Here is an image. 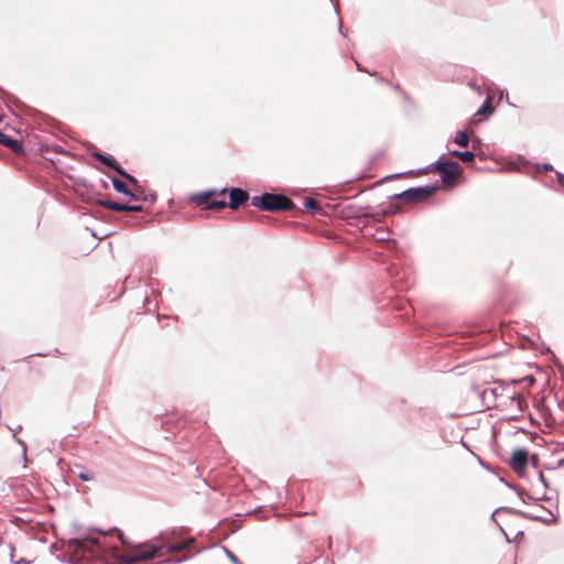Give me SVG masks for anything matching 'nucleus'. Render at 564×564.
Instances as JSON below:
<instances>
[{
    "label": "nucleus",
    "mask_w": 564,
    "mask_h": 564,
    "mask_svg": "<svg viewBox=\"0 0 564 564\" xmlns=\"http://www.w3.org/2000/svg\"><path fill=\"white\" fill-rule=\"evenodd\" d=\"M160 545H152L149 543L141 544L127 555L120 552V545L123 544L122 534L116 532L115 534L102 532H89L85 536H78L68 541V551L79 553H90L91 555H100L110 557L117 564H134L139 561L153 557L161 547H166L169 552H181L188 545L194 543V539H188L185 542H169L165 535L158 538Z\"/></svg>",
    "instance_id": "obj_1"
},
{
    "label": "nucleus",
    "mask_w": 564,
    "mask_h": 564,
    "mask_svg": "<svg viewBox=\"0 0 564 564\" xmlns=\"http://www.w3.org/2000/svg\"><path fill=\"white\" fill-rule=\"evenodd\" d=\"M251 205L269 212L291 210L294 207L293 202L289 197L282 194L270 193H265L260 197H252Z\"/></svg>",
    "instance_id": "obj_2"
},
{
    "label": "nucleus",
    "mask_w": 564,
    "mask_h": 564,
    "mask_svg": "<svg viewBox=\"0 0 564 564\" xmlns=\"http://www.w3.org/2000/svg\"><path fill=\"white\" fill-rule=\"evenodd\" d=\"M433 167L441 173L442 182L449 184L454 182L462 172L460 165L457 162H442L436 161Z\"/></svg>",
    "instance_id": "obj_3"
},
{
    "label": "nucleus",
    "mask_w": 564,
    "mask_h": 564,
    "mask_svg": "<svg viewBox=\"0 0 564 564\" xmlns=\"http://www.w3.org/2000/svg\"><path fill=\"white\" fill-rule=\"evenodd\" d=\"M433 192L432 187H417V188H409L404 192L395 195L398 198H403L410 202H416L420 200L429 195H431Z\"/></svg>",
    "instance_id": "obj_4"
},
{
    "label": "nucleus",
    "mask_w": 564,
    "mask_h": 564,
    "mask_svg": "<svg viewBox=\"0 0 564 564\" xmlns=\"http://www.w3.org/2000/svg\"><path fill=\"white\" fill-rule=\"evenodd\" d=\"M528 464V452L523 448H519L512 453L509 465L514 471L522 470Z\"/></svg>",
    "instance_id": "obj_5"
},
{
    "label": "nucleus",
    "mask_w": 564,
    "mask_h": 564,
    "mask_svg": "<svg viewBox=\"0 0 564 564\" xmlns=\"http://www.w3.org/2000/svg\"><path fill=\"white\" fill-rule=\"evenodd\" d=\"M249 198V195L246 191L240 188H232L229 193V207L231 209H237L240 205L246 203Z\"/></svg>",
    "instance_id": "obj_6"
},
{
    "label": "nucleus",
    "mask_w": 564,
    "mask_h": 564,
    "mask_svg": "<svg viewBox=\"0 0 564 564\" xmlns=\"http://www.w3.org/2000/svg\"><path fill=\"white\" fill-rule=\"evenodd\" d=\"M112 185L117 192L128 196L131 199H137V195L133 194L122 181L112 178Z\"/></svg>",
    "instance_id": "obj_7"
},
{
    "label": "nucleus",
    "mask_w": 564,
    "mask_h": 564,
    "mask_svg": "<svg viewBox=\"0 0 564 564\" xmlns=\"http://www.w3.org/2000/svg\"><path fill=\"white\" fill-rule=\"evenodd\" d=\"M94 158H96L99 162L104 163L105 165L113 169L117 172V169H121V166L118 164V162L112 158L108 156L101 153H94Z\"/></svg>",
    "instance_id": "obj_8"
},
{
    "label": "nucleus",
    "mask_w": 564,
    "mask_h": 564,
    "mask_svg": "<svg viewBox=\"0 0 564 564\" xmlns=\"http://www.w3.org/2000/svg\"><path fill=\"white\" fill-rule=\"evenodd\" d=\"M1 138H0V143L8 147L9 149H11L12 151L14 152H19L21 150V144L19 141L10 138L9 135L7 134H0Z\"/></svg>",
    "instance_id": "obj_9"
},
{
    "label": "nucleus",
    "mask_w": 564,
    "mask_h": 564,
    "mask_svg": "<svg viewBox=\"0 0 564 564\" xmlns=\"http://www.w3.org/2000/svg\"><path fill=\"white\" fill-rule=\"evenodd\" d=\"M451 155L455 156V158H458L463 162H466V163L473 162L474 158H475L474 153L470 152V151H464L463 152V151L454 150V151L451 152Z\"/></svg>",
    "instance_id": "obj_10"
},
{
    "label": "nucleus",
    "mask_w": 564,
    "mask_h": 564,
    "mask_svg": "<svg viewBox=\"0 0 564 564\" xmlns=\"http://www.w3.org/2000/svg\"><path fill=\"white\" fill-rule=\"evenodd\" d=\"M99 204H100L102 207L108 208V209H110V210H115V212H124V204H120V203L111 202V200H108V199L99 200Z\"/></svg>",
    "instance_id": "obj_11"
},
{
    "label": "nucleus",
    "mask_w": 564,
    "mask_h": 564,
    "mask_svg": "<svg viewBox=\"0 0 564 564\" xmlns=\"http://www.w3.org/2000/svg\"><path fill=\"white\" fill-rule=\"evenodd\" d=\"M454 142L463 148L468 147L469 144V137L464 131H458L455 135Z\"/></svg>",
    "instance_id": "obj_12"
},
{
    "label": "nucleus",
    "mask_w": 564,
    "mask_h": 564,
    "mask_svg": "<svg viewBox=\"0 0 564 564\" xmlns=\"http://www.w3.org/2000/svg\"><path fill=\"white\" fill-rule=\"evenodd\" d=\"M117 173L123 176L128 182H130L134 186L135 191L139 189L140 185L138 184V181L134 176L128 174L122 167L117 169Z\"/></svg>",
    "instance_id": "obj_13"
},
{
    "label": "nucleus",
    "mask_w": 564,
    "mask_h": 564,
    "mask_svg": "<svg viewBox=\"0 0 564 564\" xmlns=\"http://www.w3.org/2000/svg\"><path fill=\"white\" fill-rule=\"evenodd\" d=\"M492 108H491V104H490V99H487L485 101V104L481 106V108L477 111L476 115H485L487 112H491Z\"/></svg>",
    "instance_id": "obj_14"
},
{
    "label": "nucleus",
    "mask_w": 564,
    "mask_h": 564,
    "mask_svg": "<svg viewBox=\"0 0 564 564\" xmlns=\"http://www.w3.org/2000/svg\"><path fill=\"white\" fill-rule=\"evenodd\" d=\"M225 206H227V203L225 199H220V200H214L209 205H208V208L209 209H220V208H224Z\"/></svg>",
    "instance_id": "obj_15"
},
{
    "label": "nucleus",
    "mask_w": 564,
    "mask_h": 564,
    "mask_svg": "<svg viewBox=\"0 0 564 564\" xmlns=\"http://www.w3.org/2000/svg\"><path fill=\"white\" fill-rule=\"evenodd\" d=\"M142 210L141 205H126L124 204V212L126 213H140Z\"/></svg>",
    "instance_id": "obj_16"
},
{
    "label": "nucleus",
    "mask_w": 564,
    "mask_h": 564,
    "mask_svg": "<svg viewBox=\"0 0 564 564\" xmlns=\"http://www.w3.org/2000/svg\"><path fill=\"white\" fill-rule=\"evenodd\" d=\"M213 195V192H205V193H202L197 196V202L203 204V203H206L210 196Z\"/></svg>",
    "instance_id": "obj_17"
},
{
    "label": "nucleus",
    "mask_w": 564,
    "mask_h": 564,
    "mask_svg": "<svg viewBox=\"0 0 564 564\" xmlns=\"http://www.w3.org/2000/svg\"><path fill=\"white\" fill-rule=\"evenodd\" d=\"M304 206L308 209H317L318 208L317 202L313 198L307 199L305 202Z\"/></svg>",
    "instance_id": "obj_18"
},
{
    "label": "nucleus",
    "mask_w": 564,
    "mask_h": 564,
    "mask_svg": "<svg viewBox=\"0 0 564 564\" xmlns=\"http://www.w3.org/2000/svg\"><path fill=\"white\" fill-rule=\"evenodd\" d=\"M78 477L82 480H91L94 478V475L91 473H80Z\"/></svg>",
    "instance_id": "obj_19"
},
{
    "label": "nucleus",
    "mask_w": 564,
    "mask_h": 564,
    "mask_svg": "<svg viewBox=\"0 0 564 564\" xmlns=\"http://www.w3.org/2000/svg\"><path fill=\"white\" fill-rule=\"evenodd\" d=\"M225 551H226V553H227V555H228L229 560H230L232 563H235V564H241V563L239 562V560H238V558H237V557H236V556H235L230 551H228V550H225Z\"/></svg>",
    "instance_id": "obj_20"
},
{
    "label": "nucleus",
    "mask_w": 564,
    "mask_h": 564,
    "mask_svg": "<svg viewBox=\"0 0 564 564\" xmlns=\"http://www.w3.org/2000/svg\"><path fill=\"white\" fill-rule=\"evenodd\" d=\"M406 174H412V172H406ZM402 175H405V173L394 174L392 176H389L388 178H395V177H399V176H402Z\"/></svg>",
    "instance_id": "obj_21"
},
{
    "label": "nucleus",
    "mask_w": 564,
    "mask_h": 564,
    "mask_svg": "<svg viewBox=\"0 0 564 564\" xmlns=\"http://www.w3.org/2000/svg\"><path fill=\"white\" fill-rule=\"evenodd\" d=\"M543 167H544L545 171H551L552 170V165H549V164H545Z\"/></svg>",
    "instance_id": "obj_22"
}]
</instances>
